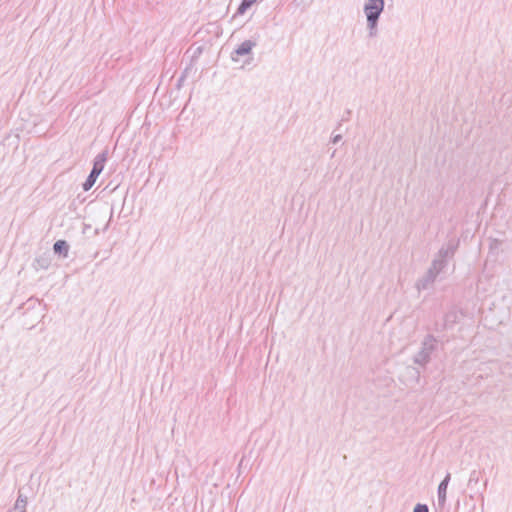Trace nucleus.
I'll use <instances>...</instances> for the list:
<instances>
[{
    "mask_svg": "<svg viewBox=\"0 0 512 512\" xmlns=\"http://www.w3.org/2000/svg\"><path fill=\"white\" fill-rule=\"evenodd\" d=\"M384 6V0H367L364 4L363 11L367 19L370 35L376 33L378 19L384 10Z\"/></svg>",
    "mask_w": 512,
    "mask_h": 512,
    "instance_id": "nucleus-1",
    "label": "nucleus"
},
{
    "mask_svg": "<svg viewBox=\"0 0 512 512\" xmlns=\"http://www.w3.org/2000/svg\"><path fill=\"white\" fill-rule=\"evenodd\" d=\"M435 348L436 339L433 336L428 335L423 340L421 349L414 356V363L425 366L430 361L431 354Z\"/></svg>",
    "mask_w": 512,
    "mask_h": 512,
    "instance_id": "nucleus-2",
    "label": "nucleus"
},
{
    "mask_svg": "<svg viewBox=\"0 0 512 512\" xmlns=\"http://www.w3.org/2000/svg\"><path fill=\"white\" fill-rule=\"evenodd\" d=\"M106 160H107V152L106 151L98 154L95 157L92 171L90 172L88 178L86 179V181L83 184L84 191H88L93 187V185L96 182L97 177L101 174V172L104 169Z\"/></svg>",
    "mask_w": 512,
    "mask_h": 512,
    "instance_id": "nucleus-3",
    "label": "nucleus"
},
{
    "mask_svg": "<svg viewBox=\"0 0 512 512\" xmlns=\"http://www.w3.org/2000/svg\"><path fill=\"white\" fill-rule=\"evenodd\" d=\"M454 254V248L447 247V248H441L438 252L437 257L432 261L431 266L429 267L428 271L435 276H438L439 273L445 268L447 264V258L452 256Z\"/></svg>",
    "mask_w": 512,
    "mask_h": 512,
    "instance_id": "nucleus-4",
    "label": "nucleus"
},
{
    "mask_svg": "<svg viewBox=\"0 0 512 512\" xmlns=\"http://www.w3.org/2000/svg\"><path fill=\"white\" fill-rule=\"evenodd\" d=\"M450 479H451V474L447 473L446 476L444 477V479L440 482V484L438 486L437 494H438V504L440 506H444L446 504L447 488H448Z\"/></svg>",
    "mask_w": 512,
    "mask_h": 512,
    "instance_id": "nucleus-5",
    "label": "nucleus"
},
{
    "mask_svg": "<svg viewBox=\"0 0 512 512\" xmlns=\"http://www.w3.org/2000/svg\"><path fill=\"white\" fill-rule=\"evenodd\" d=\"M436 278H437V276H435L434 274L427 271L425 273V275L417 281L416 288L419 291L427 290L432 286V284L435 282Z\"/></svg>",
    "mask_w": 512,
    "mask_h": 512,
    "instance_id": "nucleus-6",
    "label": "nucleus"
},
{
    "mask_svg": "<svg viewBox=\"0 0 512 512\" xmlns=\"http://www.w3.org/2000/svg\"><path fill=\"white\" fill-rule=\"evenodd\" d=\"M256 43L251 40H246L242 42L237 49L235 50V53L239 56H243L246 54H249L253 47H255Z\"/></svg>",
    "mask_w": 512,
    "mask_h": 512,
    "instance_id": "nucleus-7",
    "label": "nucleus"
},
{
    "mask_svg": "<svg viewBox=\"0 0 512 512\" xmlns=\"http://www.w3.org/2000/svg\"><path fill=\"white\" fill-rule=\"evenodd\" d=\"M53 250L55 253L61 254L66 258L68 256L69 245L65 240H58L54 243Z\"/></svg>",
    "mask_w": 512,
    "mask_h": 512,
    "instance_id": "nucleus-8",
    "label": "nucleus"
},
{
    "mask_svg": "<svg viewBox=\"0 0 512 512\" xmlns=\"http://www.w3.org/2000/svg\"><path fill=\"white\" fill-rule=\"evenodd\" d=\"M27 497L19 495L14 504V512H26Z\"/></svg>",
    "mask_w": 512,
    "mask_h": 512,
    "instance_id": "nucleus-9",
    "label": "nucleus"
},
{
    "mask_svg": "<svg viewBox=\"0 0 512 512\" xmlns=\"http://www.w3.org/2000/svg\"><path fill=\"white\" fill-rule=\"evenodd\" d=\"M258 0H243L240 6L238 7L237 13L242 15L249 9L253 4H255Z\"/></svg>",
    "mask_w": 512,
    "mask_h": 512,
    "instance_id": "nucleus-10",
    "label": "nucleus"
},
{
    "mask_svg": "<svg viewBox=\"0 0 512 512\" xmlns=\"http://www.w3.org/2000/svg\"><path fill=\"white\" fill-rule=\"evenodd\" d=\"M479 482L478 474L474 471L470 474L469 480H468V486L472 484H477Z\"/></svg>",
    "mask_w": 512,
    "mask_h": 512,
    "instance_id": "nucleus-11",
    "label": "nucleus"
},
{
    "mask_svg": "<svg viewBox=\"0 0 512 512\" xmlns=\"http://www.w3.org/2000/svg\"><path fill=\"white\" fill-rule=\"evenodd\" d=\"M413 512H429V510H428L427 505H425V504H417L414 507V511Z\"/></svg>",
    "mask_w": 512,
    "mask_h": 512,
    "instance_id": "nucleus-12",
    "label": "nucleus"
},
{
    "mask_svg": "<svg viewBox=\"0 0 512 512\" xmlns=\"http://www.w3.org/2000/svg\"><path fill=\"white\" fill-rule=\"evenodd\" d=\"M341 139H342V135L337 134V135H334V136L331 138V142H332L333 144H336V143H338L339 141H341Z\"/></svg>",
    "mask_w": 512,
    "mask_h": 512,
    "instance_id": "nucleus-13",
    "label": "nucleus"
}]
</instances>
